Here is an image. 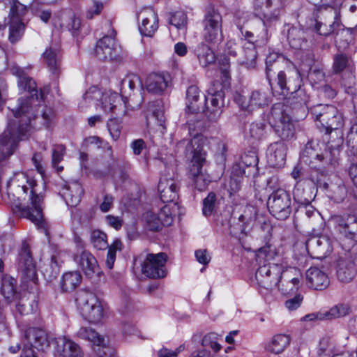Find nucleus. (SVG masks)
Returning a JSON list of instances; mask_svg holds the SVG:
<instances>
[{
  "label": "nucleus",
  "instance_id": "obj_62",
  "mask_svg": "<svg viewBox=\"0 0 357 357\" xmlns=\"http://www.w3.org/2000/svg\"><path fill=\"white\" fill-rule=\"evenodd\" d=\"M55 117V114L52 109L45 107L41 115V119L43 120V123L46 128H50L52 125L54 123Z\"/></svg>",
  "mask_w": 357,
  "mask_h": 357
},
{
  "label": "nucleus",
  "instance_id": "obj_29",
  "mask_svg": "<svg viewBox=\"0 0 357 357\" xmlns=\"http://www.w3.org/2000/svg\"><path fill=\"white\" fill-rule=\"evenodd\" d=\"M306 280L309 287L317 290H322L329 284L328 275L317 267H311L307 271Z\"/></svg>",
  "mask_w": 357,
  "mask_h": 357
},
{
  "label": "nucleus",
  "instance_id": "obj_38",
  "mask_svg": "<svg viewBox=\"0 0 357 357\" xmlns=\"http://www.w3.org/2000/svg\"><path fill=\"white\" fill-rule=\"evenodd\" d=\"M77 336L97 346L105 347L107 345L105 337L90 326L81 327L77 332Z\"/></svg>",
  "mask_w": 357,
  "mask_h": 357
},
{
  "label": "nucleus",
  "instance_id": "obj_20",
  "mask_svg": "<svg viewBox=\"0 0 357 357\" xmlns=\"http://www.w3.org/2000/svg\"><path fill=\"white\" fill-rule=\"evenodd\" d=\"M236 102L242 109L252 111L257 108H260L267 105L270 100L266 93L262 91H254L248 98L241 94H236L234 96Z\"/></svg>",
  "mask_w": 357,
  "mask_h": 357
},
{
  "label": "nucleus",
  "instance_id": "obj_2",
  "mask_svg": "<svg viewBox=\"0 0 357 357\" xmlns=\"http://www.w3.org/2000/svg\"><path fill=\"white\" fill-rule=\"evenodd\" d=\"M8 196L10 191H15L19 196L28 195L29 205L22 206L20 203L13 200V211L20 216L31 220L36 225L43 227V208L45 184L38 182L32 176L24 172H17L10 179Z\"/></svg>",
  "mask_w": 357,
  "mask_h": 357
},
{
  "label": "nucleus",
  "instance_id": "obj_50",
  "mask_svg": "<svg viewBox=\"0 0 357 357\" xmlns=\"http://www.w3.org/2000/svg\"><path fill=\"white\" fill-rule=\"evenodd\" d=\"M287 39L289 45L294 49L302 47L303 43V31L299 29L292 27L288 31Z\"/></svg>",
  "mask_w": 357,
  "mask_h": 357
},
{
  "label": "nucleus",
  "instance_id": "obj_53",
  "mask_svg": "<svg viewBox=\"0 0 357 357\" xmlns=\"http://www.w3.org/2000/svg\"><path fill=\"white\" fill-rule=\"evenodd\" d=\"M294 198L301 204H309L311 201V195L301 183H296L293 190Z\"/></svg>",
  "mask_w": 357,
  "mask_h": 357
},
{
  "label": "nucleus",
  "instance_id": "obj_42",
  "mask_svg": "<svg viewBox=\"0 0 357 357\" xmlns=\"http://www.w3.org/2000/svg\"><path fill=\"white\" fill-rule=\"evenodd\" d=\"M284 57L277 53H270L266 59V78L271 86V77L275 73V70H278L281 63H284Z\"/></svg>",
  "mask_w": 357,
  "mask_h": 357
},
{
  "label": "nucleus",
  "instance_id": "obj_24",
  "mask_svg": "<svg viewBox=\"0 0 357 357\" xmlns=\"http://www.w3.org/2000/svg\"><path fill=\"white\" fill-rule=\"evenodd\" d=\"M139 19L142 20L139 27L141 33L152 36L158 28V18L155 11L151 8L145 9L139 13Z\"/></svg>",
  "mask_w": 357,
  "mask_h": 357
},
{
  "label": "nucleus",
  "instance_id": "obj_64",
  "mask_svg": "<svg viewBox=\"0 0 357 357\" xmlns=\"http://www.w3.org/2000/svg\"><path fill=\"white\" fill-rule=\"evenodd\" d=\"M348 59L344 54H337L334 58L333 70L336 73L342 72L347 66Z\"/></svg>",
  "mask_w": 357,
  "mask_h": 357
},
{
  "label": "nucleus",
  "instance_id": "obj_46",
  "mask_svg": "<svg viewBox=\"0 0 357 357\" xmlns=\"http://www.w3.org/2000/svg\"><path fill=\"white\" fill-rule=\"evenodd\" d=\"M302 279V274L299 269L295 267H289L285 270H280V280H283L287 282H291L293 284L291 290L298 289L301 280Z\"/></svg>",
  "mask_w": 357,
  "mask_h": 357
},
{
  "label": "nucleus",
  "instance_id": "obj_47",
  "mask_svg": "<svg viewBox=\"0 0 357 357\" xmlns=\"http://www.w3.org/2000/svg\"><path fill=\"white\" fill-rule=\"evenodd\" d=\"M24 26L21 19L14 17L9 21V36L8 39L10 43L17 42L22 36Z\"/></svg>",
  "mask_w": 357,
  "mask_h": 357
},
{
  "label": "nucleus",
  "instance_id": "obj_39",
  "mask_svg": "<svg viewBox=\"0 0 357 357\" xmlns=\"http://www.w3.org/2000/svg\"><path fill=\"white\" fill-rule=\"evenodd\" d=\"M356 275V269L351 262L346 259H340L338 262L337 275L342 282H351Z\"/></svg>",
  "mask_w": 357,
  "mask_h": 357
},
{
  "label": "nucleus",
  "instance_id": "obj_3",
  "mask_svg": "<svg viewBox=\"0 0 357 357\" xmlns=\"http://www.w3.org/2000/svg\"><path fill=\"white\" fill-rule=\"evenodd\" d=\"M207 138L202 134H197L191 139H183L176 145L178 152L185 155L192 154L191 165L188 171V177L196 189L202 191L206 189L211 182V176L203 171L206 162V153L204 150L207 145Z\"/></svg>",
  "mask_w": 357,
  "mask_h": 357
},
{
  "label": "nucleus",
  "instance_id": "obj_15",
  "mask_svg": "<svg viewBox=\"0 0 357 357\" xmlns=\"http://www.w3.org/2000/svg\"><path fill=\"white\" fill-rule=\"evenodd\" d=\"M17 265L22 274V282L36 284L38 280L36 266L27 244L24 243L22 245L17 258Z\"/></svg>",
  "mask_w": 357,
  "mask_h": 357
},
{
  "label": "nucleus",
  "instance_id": "obj_57",
  "mask_svg": "<svg viewBox=\"0 0 357 357\" xmlns=\"http://www.w3.org/2000/svg\"><path fill=\"white\" fill-rule=\"evenodd\" d=\"M64 153L65 147L63 145H56L52 149V162L58 172L63 170V167L58 165L63 160Z\"/></svg>",
  "mask_w": 357,
  "mask_h": 357
},
{
  "label": "nucleus",
  "instance_id": "obj_56",
  "mask_svg": "<svg viewBox=\"0 0 357 357\" xmlns=\"http://www.w3.org/2000/svg\"><path fill=\"white\" fill-rule=\"evenodd\" d=\"M216 208V195L214 192H210L203 200L202 212L205 216L211 215Z\"/></svg>",
  "mask_w": 357,
  "mask_h": 357
},
{
  "label": "nucleus",
  "instance_id": "obj_8",
  "mask_svg": "<svg viewBox=\"0 0 357 357\" xmlns=\"http://www.w3.org/2000/svg\"><path fill=\"white\" fill-rule=\"evenodd\" d=\"M177 209V204H165L160 209L145 213L144 220L149 229L158 231L162 226H169L172 223L173 215Z\"/></svg>",
  "mask_w": 357,
  "mask_h": 357
},
{
  "label": "nucleus",
  "instance_id": "obj_4",
  "mask_svg": "<svg viewBox=\"0 0 357 357\" xmlns=\"http://www.w3.org/2000/svg\"><path fill=\"white\" fill-rule=\"evenodd\" d=\"M84 100L87 102H96L95 105H100L101 109L106 113H112L116 115L125 114L126 107L135 106L130 105L121 95L112 91L102 92L96 86L91 87L83 96Z\"/></svg>",
  "mask_w": 357,
  "mask_h": 357
},
{
  "label": "nucleus",
  "instance_id": "obj_26",
  "mask_svg": "<svg viewBox=\"0 0 357 357\" xmlns=\"http://www.w3.org/2000/svg\"><path fill=\"white\" fill-rule=\"evenodd\" d=\"M257 46L255 42L243 41L241 54L238 60L239 64L248 69L255 68L257 66Z\"/></svg>",
  "mask_w": 357,
  "mask_h": 357
},
{
  "label": "nucleus",
  "instance_id": "obj_1",
  "mask_svg": "<svg viewBox=\"0 0 357 357\" xmlns=\"http://www.w3.org/2000/svg\"><path fill=\"white\" fill-rule=\"evenodd\" d=\"M17 84L20 90L26 91L30 95L20 98L18 107L11 110L15 119L9 121L8 128L0 135V161L12 155L17 142L26 137L33 116L31 105L44 98V93L38 91L33 79L24 75L18 79Z\"/></svg>",
  "mask_w": 357,
  "mask_h": 357
},
{
  "label": "nucleus",
  "instance_id": "obj_28",
  "mask_svg": "<svg viewBox=\"0 0 357 357\" xmlns=\"http://www.w3.org/2000/svg\"><path fill=\"white\" fill-rule=\"evenodd\" d=\"M206 98L205 96H201V92L197 86H189L186 91L188 111L190 113H199L204 107Z\"/></svg>",
  "mask_w": 357,
  "mask_h": 357
},
{
  "label": "nucleus",
  "instance_id": "obj_21",
  "mask_svg": "<svg viewBox=\"0 0 357 357\" xmlns=\"http://www.w3.org/2000/svg\"><path fill=\"white\" fill-rule=\"evenodd\" d=\"M333 221L340 234L357 241V217L354 215H335Z\"/></svg>",
  "mask_w": 357,
  "mask_h": 357
},
{
  "label": "nucleus",
  "instance_id": "obj_23",
  "mask_svg": "<svg viewBox=\"0 0 357 357\" xmlns=\"http://www.w3.org/2000/svg\"><path fill=\"white\" fill-rule=\"evenodd\" d=\"M287 155L286 144L282 142L271 144L266 152L267 161L270 166L280 168L285 164Z\"/></svg>",
  "mask_w": 357,
  "mask_h": 357
},
{
  "label": "nucleus",
  "instance_id": "obj_52",
  "mask_svg": "<svg viewBox=\"0 0 357 357\" xmlns=\"http://www.w3.org/2000/svg\"><path fill=\"white\" fill-rule=\"evenodd\" d=\"M348 305L339 304L333 306L329 310L324 311L326 320L333 319L345 316L349 313Z\"/></svg>",
  "mask_w": 357,
  "mask_h": 357
},
{
  "label": "nucleus",
  "instance_id": "obj_44",
  "mask_svg": "<svg viewBox=\"0 0 357 357\" xmlns=\"http://www.w3.org/2000/svg\"><path fill=\"white\" fill-rule=\"evenodd\" d=\"M16 280L10 276H4L2 278L1 292L8 301H15L17 298L16 292Z\"/></svg>",
  "mask_w": 357,
  "mask_h": 357
},
{
  "label": "nucleus",
  "instance_id": "obj_10",
  "mask_svg": "<svg viewBox=\"0 0 357 357\" xmlns=\"http://www.w3.org/2000/svg\"><path fill=\"white\" fill-rule=\"evenodd\" d=\"M270 213L279 220H284L291 213V199L289 195L282 189L274 191L267 202Z\"/></svg>",
  "mask_w": 357,
  "mask_h": 357
},
{
  "label": "nucleus",
  "instance_id": "obj_7",
  "mask_svg": "<svg viewBox=\"0 0 357 357\" xmlns=\"http://www.w3.org/2000/svg\"><path fill=\"white\" fill-rule=\"evenodd\" d=\"M268 123L282 139H291L294 135V126L280 103L274 105L268 114Z\"/></svg>",
  "mask_w": 357,
  "mask_h": 357
},
{
  "label": "nucleus",
  "instance_id": "obj_54",
  "mask_svg": "<svg viewBox=\"0 0 357 357\" xmlns=\"http://www.w3.org/2000/svg\"><path fill=\"white\" fill-rule=\"evenodd\" d=\"M169 22L178 29H185L187 26V15L181 10L171 14Z\"/></svg>",
  "mask_w": 357,
  "mask_h": 357
},
{
  "label": "nucleus",
  "instance_id": "obj_30",
  "mask_svg": "<svg viewBox=\"0 0 357 357\" xmlns=\"http://www.w3.org/2000/svg\"><path fill=\"white\" fill-rule=\"evenodd\" d=\"M83 189L78 182H72L64 186L61 196L68 206L75 207L81 200Z\"/></svg>",
  "mask_w": 357,
  "mask_h": 357
},
{
  "label": "nucleus",
  "instance_id": "obj_27",
  "mask_svg": "<svg viewBox=\"0 0 357 357\" xmlns=\"http://www.w3.org/2000/svg\"><path fill=\"white\" fill-rule=\"evenodd\" d=\"M43 58L52 75L57 78L61 71L59 49L57 47H50L44 52Z\"/></svg>",
  "mask_w": 357,
  "mask_h": 357
},
{
  "label": "nucleus",
  "instance_id": "obj_35",
  "mask_svg": "<svg viewBox=\"0 0 357 357\" xmlns=\"http://www.w3.org/2000/svg\"><path fill=\"white\" fill-rule=\"evenodd\" d=\"M135 88L139 89L140 91H143L139 77L132 73L127 75L120 83L121 96L127 100V96H130Z\"/></svg>",
  "mask_w": 357,
  "mask_h": 357
},
{
  "label": "nucleus",
  "instance_id": "obj_11",
  "mask_svg": "<svg viewBox=\"0 0 357 357\" xmlns=\"http://www.w3.org/2000/svg\"><path fill=\"white\" fill-rule=\"evenodd\" d=\"M91 242L97 250L108 248L105 265L109 269H112L116 260V252L121 251L123 248L122 242L119 239H116L110 245H108L106 234L100 230H93L91 232Z\"/></svg>",
  "mask_w": 357,
  "mask_h": 357
},
{
  "label": "nucleus",
  "instance_id": "obj_25",
  "mask_svg": "<svg viewBox=\"0 0 357 357\" xmlns=\"http://www.w3.org/2000/svg\"><path fill=\"white\" fill-rule=\"evenodd\" d=\"M158 192L162 202L176 204L174 201L178 196V187L173 178H160L158 183Z\"/></svg>",
  "mask_w": 357,
  "mask_h": 357
},
{
  "label": "nucleus",
  "instance_id": "obj_43",
  "mask_svg": "<svg viewBox=\"0 0 357 357\" xmlns=\"http://www.w3.org/2000/svg\"><path fill=\"white\" fill-rule=\"evenodd\" d=\"M290 343V337L284 334L275 335L267 344L266 349L273 354L282 353Z\"/></svg>",
  "mask_w": 357,
  "mask_h": 357
},
{
  "label": "nucleus",
  "instance_id": "obj_33",
  "mask_svg": "<svg viewBox=\"0 0 357 357\" xmlns=\"http://www.w3.org/2000/svg\"><path fill=\"white\" fill-rule=\"evenodd\" d=\"M321 126L326 129L327 133H330L332 130H337L342 127L344 120L342 114L334 106L329 108V112H326L324 116Z\"/></svg>",
  "mask_w": 357,
  "mask_h": 357
},
{
  "label": "nucleus",
  "instance_id": "obj_22",
  "mask_svg": "<svg viewBox=\"0 0 357 357\" xmlns=\"http://www.w3.org/2000/svg\"><path fill=\"white\" fill-rule=\"evenodd\" d=\"M23 347L36 348L38 350H45L49 347L47 334L42 328H29L24 336Z\"/></svg>",
  "mask_w": 357,
  "mask_h": 357
},
{
  "label": "nucleus",
  "instance_id": "obj_5",
  "mask_svg": "<svg viewBox=\"0 0 357 357\" xmlns=\"http://www.w3.org/2000/svg\"><path fill=\"white\" fill-rule=\"evenodd\" d=\"M75 301L81 314L89 322L98 324L104 319L107 305L93 291L80 289L76 294Z\"/></svg>",
  "mask_w": 357,
  "mask_h": 357
},
{
  "label": "nucleus",
  "instance_id": "obj_18",
  "mask_svg": "<svg viewBox=\"0 0 357 357\" xmlns=\"http://www.w3.org/2000/svg\"><path fill=\"white\" fill-rule=\"evenodd\" d=\"M115 36V30L111 28L108 33L97 42L95 54L99 60H112L118 56Z\"/></svg>",
  "mask_w": 357,
  "mask_h": 357
},
{
  "label": "nucleus",
  "instance_id": "obj_51",
  "mask_svg": "<svg viewBox=\"0 0 357 357\" xmlns=\"http://www.w3.org/2000/svg\"><path fill=\"white\" fill-rule=\"evenodd\" d=\"M277 255L276 248L271 244L267 243L257 251L256 257L257 260L259 261L261 260L270 261L273 259Z\"/></svg>",
  "mask_w": 357,
  "mask_h": 357
},
{
  "label": "nucleus",
  "instance_id": "obj_49",
  "mask_svg": "<svg viewBox=\"0 0 357 357\" xmlns=\"http://www.w3.org/2000/svg\"><path fill=\"white\" fill-rule=\"evenodd\" d=\"M300 84H298L295 89L289 91V93L291 95V97L289 98L291 99V104L304 106L308 102L309 97L306 94L305 89L301 87Z\"/></svg>",
  "mask_w": 357,
  "mask_h": 357
},
{
  "label": "nucleus",
  "instance_id": "obj_32",
  "mask_svg": "<svg viewBox=\"0 0 357 357\" xmlns=\"http://www.w3.org/2000/svg\"><path fill=\"white\" fill-rule=\"evenodd\" d=\"M169 83L168 76L162 74H151L146 78L145 85L149 92L160 94L166 90Z\"/></svg>",
  "mask_w": 357,
  "mask_h": 357
},
{
  "label": "nucleus",
  "instance_id": "obj_41",
  "mask_svg": "<svg viewBox=\"0 0 357 357\" xmlns=\"http://www.w3.org/2000/svg\"><path fill=\"white\" fill-rule=\"evenodd\" d=\"M149 110L151 112V116H146L147 127H150L152 121H155L161 132L165 130V117L164 111L159 103L153 104L149 106Z\"/></svg>",
  "mask_w": 357,
  "mask_h": 357
},
{
  "label": "nucleus",
  "instance_id": "obj_9",
  "mask_svg": "<svg viewBox=\"0 0 357 357\" xmlns=\"http://www.w3.org/2000/svg\"><path fill=\"white\" fill-rule=\"evenodd\" d=\"M222 18L220 13L213 8L209 9L203 20V38L209 44H218L222 40Z\"/></svg>",
  "mask_w": 357,
  "mask_h": 357
},
{
  "label": "nucleus",
  "instance_id": "obj_55",
  "mask_svg": "<svg viewBox=\"0 0 357 357\" xmlns=\"http://www.w3.org/2000/svg\"><path fill=\"white\" fill-rule=\"evenodd\" d=\"M218 335L214 333H211L204 335L202 339V349L208 350L211 348L214 352H216L220 349V345L218 342Z\"/></svg>",
  "mask_w": 357,
  "mask_h": 357
},
{
  "label": "nucleus",
  "instance_id": "obj_14",
  "mask_svg": "<svg viewBox=\"0 0 357 357\" xmlns=\"http://www.w3.org/2000/svg\"><path fill=\"white\" fill-rule=\"evenodd\" d=\"M224 94L222 90L215 91L213 87L208 89V92L204 100L203 112L208 121H217L222 114Z\"/></svg>",
  "mask_w": 357,
  "mask_h": 357
},
{
  "label": "nucleus",
  "instance_id": "obj_40",
  "mask_svg": "<svg viewBox=\"0 0 357 357\" xmlns=\"http://www.w3.org/2000/svg\"><path fill=\"white\" fill-rule=\"evenodd\" d=\"M296 79L294 80V83H292L290 77L287 80V74L280 70L277 76V84L281 89V93L284 95L289 94V91L292 89H295L299 83H301V79L299 78L298 72L296 70L294 72Z\"/></svg>",
  "mask_w": 357,
  "mask_h": 357
},
{
  "label": "nucleus",
  "instance_id": "obj_6",
  "mask_svg": "<svg viewBox=\"0 0 357 357\" xmlns=\"http://www.w3.org/2000/svg\"><path fill=\"white\" fill-rule=\"evenodd\" d=\"M252 6L255 14L262 20L266 33L268 28L280 22L284 3L282 0H253Z\"/></svg>",
  "mask_w": 357,
  "mask_h": 357
},
{
  "label": "nucleus",
  "instance_id": "obj_63",
  "mask_svg": "<svg viewBox=\"0 0 357 357\" xmlns=\"http://www.w3.org/2000/svg\"><path fill=\"white\" fill-rule=\"evenodd\" d=\"M68 20L69 21L66 24V27L68 31H71L72 33L74 34L79 29L81 26V20L72 12H69L68 13Z\"/></svg>",
  "mask_w": 357,
  "mask_h": 357
},
{
  "label": "nucleus",
  "instance_id": "obj_31",
  "mask_svg": "<svg viewBox=\"0 0 357 357\" xmlns=\"http://www.w3.org/2000/svg\"><path fill=\"white\" fill-rule=\"evenodd\" d=\"M57 351L62 357H82L79 346L66 337H59L56 340Z\"/></svg>",
  "mask_w": 357,
  "mask_h": 357
},
{
  "label": "nucleus",
  "instance_id": "obj_12",
  "mask_svg": "<svg viewBox=\"0 0 357 357\" xmlns=\"http://www.w3.org/2000/svg\"><path fill=\"white\" fill-rule=\"evenodd\" d=\"M167 255L164 252L148 254L142 264L143 274L151 278H161L167 275Z\"/></svg>",
  "mask_w": 357,
  "mask_h": 357
},
{
  "label": "nucleus",
  "instance_id": "obj_59",
  "mask_svg": "<svg viewBox=\"0 0 357 357\" xmlns=\"http://www.w3.org/2000/svg\"><path fill=\"white\" fill-rule=\"evenodd\" d=\"M9 3L10 19L14 17L21 19L20 17L24 13L26 7L17 0H10Z\"/></svg>",
  "mask_w": 357,
  "mask_h": 357
},
{
  "label": "nucleus",
  "instance_id": "obj_60",
  "mask_svg": "<svg viewBox=\"0 0 357 357\" xmlns=\"http://www.w3.org/2000/svg\"><path fill=\"white\" fill-rule=\"evenodd\" d=\"M324 186L326 189L333 193L332 196L335 199H341L345 195V188L342 183H339L337 185L325 183Z\"/></svg>",
  "mask_w": 357,
  "mask_h": 357
},
{
  "label": "nucleus",
  "instance_id": "obj_45",
  "mask_svg": "<svg viewBox=\"0 0 357 357\" xmlns=\"http://www.w3.org/2000/svg\"><path fill=\"white\" fill-rule=\"evenodd\" d=\"M82 275L77 271L68 272L63 274L61 282L63 291H73L81 282Z\"/></svg>",
  "mask_w": 357,
  "mask_h": 357
},
{
  "label": "nucleus",
  "instance_id": "obj_16",
  "mask_svg": "<svg viewBox=\"0 0 357 357\" xmlns=\"http://www.w3.org/2000/svg\"><path fill=\"white\" fill-rule=\"evenodd\" d=\"M324 15L326 22H316L315 31L321 36H327L344 30V26L340 20V11L334 8L325 9Z\"/></svg>",
  "mask_w": 357,
  "mask_h": 357
},
{
  "label": "nucleus",
  "instance_id": "obj_58",
  "mask_svg": "<svg viewBox=\"0 0 357 357\" xmlns=\"http://www.w3.org/2000/svg\"><path fill=\"white\" fill-rule=\"evenodd\" d=\"M333 105L319 104L310 109L311 114L315 121H318L320 123L323 121L324 116L326 112H329V108Z\"/></svg>",
  "mask_w": 357,
  "mask_h": 357
},
{
  "label": "nucleus",
  "instance_id": "obj_34",
  "mask_svg": "<svg viewBox=\"0 0 357 357\" xmlns=\"http://www.w3.org/2000/svg\"><path fill=\"white\" fill-rule=\"evenodd\" d=\"M199 65L202 67H207L213 64L216 60V56L213 50L206 43H199L193 50Z\"/></svg>",
  "mask_w": 357,
  "mask_h": 357
},
{
  "label": "nucleus",
  "instance_id": "obj_36",
  "mask_svg": "<svg viewBox=\"0 0 357 357\" xmlns=\"http://www.w3.org/2000/svg\"><path fill=\"white\" fill-rule=\"evenodd\" d=\"M267 133V126L264 122L250 123L244 132L245 138L251 144L262 139Z\"/></svg>",
  "mask_w": 357,
  "mask_h": 357
},
{
  "label": "nucleus",
  "instance_id": "obj_37",
  "mask_svg": "<svg viewBox=\"0 0 357 357\" xmlns=\"http://www.w3.org/2000/svg\"><path fill=\"white\" fill-rule=\"evenodd\" d=\"M329 153H316L311 147L307 146L303 153L302 159L305 163H308L313 168L319 167L318 164L323 165L330 163Z\"/></svg>",
  "mask_w": 357,
  "mask_h": 357
},
{
  "label": "nucleus",
  "instance_id": "obj_17",
  "mask_svg": "<svg viewBox=\"0 0 357 357\" xmlns=\"http://www.w3.org/2000/svg\"><path fill=\"white\" fill-rule=\"evenodd\" d=\"M337 241L326 236H314L306 242V249L314 258H324L330 255Z\"/></svg>",
  "mask_w": 357,
  "mask_h": 357
},
{
  "label": "nucleus",
  "instance_id": "obj_13",
  "mask_svg": "<svg viewBox=\"0 0 357 357\" xmlns=\"http://www.w3.org/2000/svg\"><path fill=\"white\" fill-rule=\"evenodd\" d=\"M281 266L277 264H267L258 268L255 278L259 287L271 290L275 287L280 278Z\"/></svg>",
  "mask_w": 357,
  "mask_h": 357
},
{
  "label": "nucleus",
  "instance_id": "obj_61",
  "mask_svg": "<svg viewBox=\"0 0 357 357\" xmlns=\"http://www.w3.org/2000/svg\"><path fill=\"white\" fill-rule=\"evenodd\" d=\"M130 146L135 155H139L147 149V145L142 139H136L132 140Z\"/></svg>",
  "mask_w": 357,
  "mask_h": 357
},
{
  "label": "nucleus",
  "instance_id": "obj_48",
  "mask_svg": "<svg viewBox=\"0 0 357 357\" xmlns=\"http://www.w3.org/2000/svg\"><path fill=\"white\" fill-rule=\"evenodd\" d=\"M63 261L61 259V254L52 255L50 267L45 268L43 271L45 277L50 280L56 278L59 273V267Z\"/></svg>",
  "mask_w": 357,
  "mask_h": 357
},
{
  "label": "nucleus",
  "instance_id": "obj_19",
  "mask_svg": "<svg viewBox=\"0 0 357 357\" xmlns=\"http://www.w3.org/2000/svg\"><path fill=\"white\" fill-rule=\"evenodd\" d=\"M74 260L88 278L95 279L100 276V268L97 259L90 252L84 250L77 252Z\"/></svg>",
  "mask_w": 357,
  "mask_h": 357
}]
</instances>
